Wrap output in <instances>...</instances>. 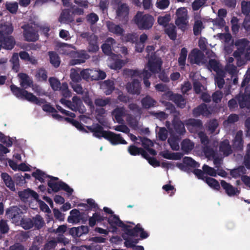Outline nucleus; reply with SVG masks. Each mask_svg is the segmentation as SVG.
I'll use <instances>...</instances> for the list:
<instances>
[{
	"mask_svg": "<svg viewBox=\"0 0 250 250\" xmlns=\"http://www.w3.org/2000/svg\"><path fill=\"white\" fill-rule=\"evenodd\" d=\"M49 82L51 88L55 91L58 90L62 85L60 82L54 77L49 78Z\"/></svg>",
	"mask_w": 250,
	"mask_h": 250,
	"instance_id": "nucleus-50",
	"label": "nucleus"
},
{
	"mask_svg": "<svg viewBox=\"0 0 250 250\" xmlns=\"http://www.w3.org/2000/svg\"><path fill=\"white\" fill-rule=\"evenodd\" d=\"M30 189L27 188L23 191H19L18 194L21 200L25 202L30 198Z\"/></svg>",
	"mask_w": 250,
	"mask_h": 250,
	"instance_id": "nucleus-64",
	"label": "nucleus"
},
{
	"mask_svg": "<svg viewBox=\"0 0 250 250\" xmlns=\"http://www.w3.org/2000/svg\"><path fill=\"white\" fill-rule=\"evenodd\" d=\"M24 30L23 36L25 40L29 42H34L38 39L37 34V26L34 23H31L22 26Z\"/></svg>",
	"mask_w": 250,
	"mask_h": 250,
	"instance_id": "nucleus-6",
	"label": "nucleus"
},
{
	"mask_svg": "<svg viewBox=\"0 0 250 250\" xmlns=\"http://www.w3.org/2000/svg\"><path fill=\"white\" fill-rule=\"evenodd\" d=\"M142 107L144 109H149L155 106L157 102L149 95H146L141 101Z\"/></svg>",
	"mask_w": 250,
	"mask_h": 250,
	"instance_id": "nucleus-17",
	"label": "nucleus"
},
{
	"mask_svg": "<svg viewBox=\"0 0 250 250\" xmlns=\"http://www.w3.org/2000/svg\"><path fill=\"white\" fill-rule=\"evenodd\" d=\"M49 56L51 64L55 68L58 67L61 62L58 55L54 52L50 51L49 52Z\"/></svg>",
	"mask_w": 250,
	"mask_h": 250,
	"instance_id": "nucleus-31",
	"label": "nucleus"
},
{
	"mask_svg": "<svg viewBox=\"0 0 250 250\" xmlns=\"http://www.w3.org/2000/svg\"><path fill=\"white\" fill-rule=\"evenodd\" d=\"M183 165H186V167H191L195 169L200 167V164L196 162L194 160L190 157H185L183 159Z\"/></svg>",
	"mask_w": 250,
	"mask_h": 250,
	"instance_id": "nucleus-32",
	"label": "nucleus"
},
{
	"mask_svg": "<svg viewBox=\"0 0 250 250\" xmlns=\"http://www.w3.org/2000/svg\"><path fill=\"white\" fill-rule=\"evenodd\" d=\"M0 31L4 34L5 36L6 35L12 33L13 31V27L10 23H5L1 24L0 27Z\"/></svg>",
	"mask_w": 250,
	"mask_h": 250,
	"instance_id": "nucleus-46",
	"label": "nucleus"
},
{
	"mask_svg": "<svg viewBox=\"0 0 250 250\" xmlns=\"http://www.w3.org/2000/svg\"><path fill=\"white\" fill-rule=\"evenodd\" d=\"M104 138L109 141L113 145L127 144L126 141L122 137L120 134H116L110 131L105 132Z\"/></svg>",
	"mask_w": 250,
	"mask_h": 250,
	"instance_id": "nucleus-8",
	"label": "nucleus"
},
{
	"mask_svg": "<svg viewBox=\"0 0 250 250\" xmlns=\"http://www.w3.org/2000/svg\"><path fill=\"white\" fill-rule=\"evenodd\" d=\"M162 61L161 59H149L147 62V67L149 70L153 74L158 73L161 69Z\"/></svg>",
	"mask_w": 250,
	"mask_h": 250,
	"instance_id": "nucleus-12",
	"label": "nucleus"
},
{
	"mask_svg": "<svg viewBox=\"0 0 250 250\" xmlns=\"http://www.w3.org/2000/svg\"><path fill=\"white\" fill-rule=\"evenodd\" d=\"M20 224L25 229H29L33 227V220L29 218H21Z\"/></svg>",
	"mask_w": 250,
	"mask_h": 250,
	"instance_id": "nucleus-38",
	"label": "nucleus"
},
{
	"mask_svg": "<svg viewBox=\"0 0 250 250\" xmlns=\"http://www.w3.org/2000/svg\"><path fill=\"white\" fill-rule=\"evenodd\" d=\"M173 101L178 107L181 108L185 107L186 102L181 95L178 94L175 95L173 97Z\"/></svg>",
	"mask_w": 250,
	"mask_h": 250,
	"instance_id": "nucleus-43",
	"label": "nucleus"
},
{
	"mask_svg": "<svg viewBox=\"0 0 250 250\" xmlns=\"http://www.w3.org/2000/svg\"><path fill=\"white\" fill-rule=\"evenodd\" d=\"M142 74V78L143 79L144 83L145 86L147 88L149 87L150 85V83L148 79L151 77V73L148 72L147 70L144 69L143 70Z\"/></svg>",
	"mask_w": 250,
	"mask_h": 250,
	"instance_id": "nucleus-51",
	"label": "nucleus"
},
{
	"mask_svg": "<svg viewBox=\"0 0 250 250\" xmlns=\"http://www.w3.org/2000/svg\"><path fill=\"white\" fill-rule=\"evenodd\" d=\"M9 230V226L6 220L1 219L0 221V232L2 234L8 233Z\"/></svg>",
	"mask_w": 250,
	"mask_h": 250,
	"instance_id": "nucleus-62",
	"label": "nucleus"
},
{
	"mask_svg": "<svg viewBox=\"0 0 250 250\" xmlns=\"http://www.w3.org/2000/svg\"><path fill=\"white\" fill-rule=\"evenodd\" d=\"M166 32L171 40L176 38V27L173 24H170L166 29Z\"/></svg>",
	"mask_w": 250,
	"mask_h": 250,
	"instance_id": "nucleus-44",
	"label": "nucleus"
},
{
	"mask_svg": "<svg viewBox=\"0 0 250 250\" xmlns=\"http://www.w3.org/2000/svg\"><path fill=\"white\" fill-rule=\"evenodd\" d=\"M72 100L71 110L75 112L78 111L81 112L80 110L81 109V107L83 105V102L80 98L77 96H74L73 97Z\"/></svg>",
	"mask_w": 250,
	"mask_h": 250,
	"instance_id": "nucleus-29",
	"label": "nucleus"
},
{
	"mask_svg": "<svg viewBox=\"0 0 250 250\" xmlns=\"http://www.w3.org/2000/svg\"><path fill=\"white\" fill-rule=\"evenodd\" d=\"M221 185L222 188L225 190L226 193L229 196L238 195L240 193V190L237 188L233 187L229 183L226 182L225 180L221 181Z\"/></svg>",
	"mask_w": 250,
	"mask_h": 250,
	"instance_id": "nucleus-16",
	"label": "nucleus"
},
{
	"mask_svg": "<svg viewBox=\"0 0 250 250\" xmlns=\"http://www.w3.org/2000/svg\"><path fill=\"white\" fill-rule=\"evenodd\" d=\"M232 148L228 140H225L221 142L219 146L220 151L226 156H228L232 153Z\"/></svg>",
	"mask_w": 250,
	"mask_h": 250,
	"instance_id": "nucleus-20",
	"label": "nucleus"
},
{
	"mask_svg": "<svg viewBox=\"0 0 250 250\" xmlns=\"http://www.w3.org/2000/svg\"><path fill=\"white\" fill-rule=\"evenodd\" d=\"M112 58L114 60L110 64V68L116 70L120 69L123 66V61L115 57Z\"/></svg>",
	"mask_w": 250,
	"mask_h": 250,
	"instance_id": "nucleus-49",
	"label": "nucleus"
},
{
	"mask_svg": "<svg viewBox=\"0 0 250 250\" xmlns=\"http://www.w3.org/2000/svg\"><path fill=\"white\" fill-rule=\"evenodd\" d=\"M107 26L110 32L115 34L121 35L123 32V29L120 26L112 22H107Z\"/></svg>",
	"mask_w": 250,
	"mask_h": 250,
	"instance_id": "nucleus-40",
	"label": "nucleus"
},
{
	"mask_svg": "<svg viewBox=\"0 0 250 250\" xmlns=\"http://www.w3.org/2000/svg\"><path fill=\"white\" fill-rule=\"evenodd\" d=\"M198 135L200 139V141L202 144L204 146H206L209 144V140L206 134L202 131H200L198 132Z\"/></svg>",
	"mask_w": 250,
	"mask_h": 250,
	"instance_id": "nucleus-60",
	"label": "nucleus"
},
{
	"mask_svg": "<svg viewBox=\"0 0 250 250\" xmlns=\"http://www.w3.org/2000/svg\"><path fill=\"white\" fill-rule=\"evenodd\" d=\"M58 90L61 91V94L64 98H69L71 96V92L68 89V84L66 83H62L61 86Z\"/></svg>",
	"mask_w": 250,
	"mask_h": 250,
	"instance_id": "nucleus-41",
	"label": "nucleus"
},
{
	"mask_svg": "<svg viewBox=\"0 0 250 250\" xmlns=\"http://www.w3.org/2000/svg\"><path fill=\"white\" fill-rule=\"evenodd\" d=\"M124 114V109L123 107H117L112 112V115L119 124L123 123L124 121L123 117Z\"/></svg>",
	"mask_w": 250,
	"mask_h": 250,
	"instance_id": "nucleus-26",
	"label": "nucleus"
},
{
	"mask_svg": "<svg viewBox=\"0 0 250 250\" xmlns=\"http://www.w3.org/2000/svg\"><path fill=\"white\" fill-rule=\"evenodd\" d=\"M32 175L36 179L38 180L41 183H44V178H48V176H50L47 175L44 172L39 169L33 172L32 174Z\"/></svg>",
	"mask_w": 250,
	"mask_h": 250,
	"instance_id": "nucleus-35",
	"label": "nucleus"
},
{
	"mask_svg": "<svg viewBox=\"0 0 250 250\" xmlns=\"http://www.w3.org/2000/svg\"><path fill=\"white\" fill-rule=\"evenodd\" d=\"M106 220L108 221L114 231L117 230V227H120L123 229L124 227H126V224L120 219L118 216L115 214L112 215L108 218L106 217Z\"/></svg>",
	"mask_w": 250,
	"mask_h": 250,
	"instance_id": "nucleus-13",
	"label": "nucleus"
},
{
	"mask_svg": "<svg viewBox=\"0 0 250 250\" xmlns=\"http://www.w3.org/2000/svg\"><path fill=\"white\" fill-rule=\"evenodd\" d=\"M203 28L202 22L201 20L198 19H196L193 28L194 34L195 35L199 34Z\"/></svg>",
	"mask_w": 250,
	"mask_h": 250,
	"instance_id": "nucleus-61",
	"label": "nucleus"
},
{
	"mask_svg": "<svg viewBox=\"0 0 250 250\" xmlns=\"http://www.w3.org/2000/svg\"><path fill=\"white\" fill-rule=\"evenodd\" d=\"M126 226L124 227L123 230L127 235L131 237L138 236L141 227L140 224H137L133 228H131L130 226L127 225H126Z\"/></svg>",
	"mask_w": 250,
	"mask_h": 250,
	"instance_id": "nucleus-18",
	"label": "nucleus"
},
{
	"mask_svg": "<svg viewBox=\"0 0 250 250\" xmlns=\"http://www.w3.org/2000/svg\"><path fill=\"white\" fill-rule=\"evenodd\" d=\"M204 57V54L201 51L194 48L189 54L188 59L192 64H199L202 62Z\"/></svg>",
	"mask_w": 250,
	"mask_h": 250,
	"instance_id": "nucleus-11",
	"label": "nucleus"
},
{
	"mask_svg": "<svg viewBox=\"0 0 250 250\" xmlns=\"http://www.w3.org/2000/svg\"><path fill=\"white\" fill-rule=\"evenodd\" d=\"M137 237L128 236L126 238L123 237L125 240V246L128 248H135L136 249V244L139 243L140 239L136 238Z\"/></svg>",
	"mask_w": 250,
	"mask_h": 250,
	"instance_id": "nucleus-28",
	"label": "nucleus"
},
{
	"mask_svg": "<svg viewBox=\"0 0 250 250\" xmlns=\"http://www.w3.org/2000/svg\"><path fill=\"white\" fill-rule=\"evenodd\" d=\"M1 177L7 188L11 191H14L15 190L14 182L10 175L7 173L3 172L1 174Z\"/></svg>",
	"mask_w": 250,
	"mask_h": 250,
	"instance_id": "nucleus-24",
	"label": "nucleus"
},
{
	"mask_svg": "<svg viewBox=\"0 0 250 250\" xmlns=\"http://www.w3.org/2000/svg\"><path fill=\"white\" fill-rule=\"evenodd\" d=\"M210 114L207 105L205 104H201L192 110V114L194 117H198L202 115L203 116H208Z\"/></svg>",
	"mask_w": 250,
	"mask_h": 250,
	"instance_id": "nucleus-15",
	"label": "nucleus"
},
{
	"mask_svg": "<svg viewBox=\"0 0 250 250\" xmlns=\"http://www.w3.org/2000/svg\"><path fill=\"white\" fill-rule=\"evenodd\" d=\"M210 188L216 189L219 190L220 186L218 181L213 178L207 177L204 181Z\"/></svg>",
	"mask_w": 250,
	"mask_h": 250,
	"instance_id": "nucleus-37",
	"label": "nucleus"
},
{
	"mask_svg": "<svg viewBox=\"0 0 250 250\" xmlns=\"http://www.w3.org/2000/svg\"><path fill=\"white\" fill-rule=\"evenodd\" d=\"M33 227L36 229H41L44 225V221L40 215H36L35 217L32 218Z\"/></svg>",
	"mask_w": 250,
	"mask_h": 250,
	"instance_id": "nucleus-39",
	"label": "nucleus"
},
{
	"mask_svg": "<svg viewBox=\"0 0 250 250\" xmlns=\"http://www.w3.org/2000/svg\"><path fill=\"white\" fill-rule=\"evenodd\" d=\"M188 51L186 48H182L180 56L178 58V63L180 66H185Z\"/></svg>",
	"mask_w": 250,
	"mask_h": 250,
	"instance_id": "nucleus-47",
	"label": "nucleus"
},
{
	"mask_svg": "<svg viewBox=\"0 0 250 250\" xmlns=\"http://www.w3.org/2000/svg\"><path fill=\"white\" fill-rule=\"evenodd\" d=\"M170 19V15L169 14H166L164 16L159 17L157 21L160 25L165 26L169 21Z\"/></svg>",
	"mask_w": 250,
	"mask_h": 250,
	"instance_id": "nucleus-58",
	"label": "nucleus"
},
{
	"mask_svg": "<svg viewBox=\"0 0 250 250\" xmlns=\"http://www.w3.org/2000/svg\"><path fill=\"white\" fill-rule=\"evenodd\" d=\"M185 125L189 131L193 133L199 132L203 128L202 122L199 119H188L185 121Z\"/></svg>",
	"mask_w": 250,
	"mask_h": 250,
	"instance_id": "nucleus-7",
	"label": "nucleus"
},
{
	"mask_svg": "<svg viewBox=\"0 0 250 250\" xmlns=\"http://www.w3.org/2000/svg\"><path fill=\"white\" fill-rule=\"evenodd\" d=\"M242 130L238 131L232 141V147L235 152L241 151L243 149L244 141Z\"/></svg>",
	"mask_w": 250,
	"mask_h": 250,
	"instance_id": "nucleus-9",
	"label": "nucleus"
},
{
	"mask_svg": "<svg viewBox=\"0 0 250 250\" xmlns=\"http://www.w3.org/2000/svg\"><path fill=\"white\" fill-rule=\"evenodd\" d=\"M239 106L241 108H250V95H244L238 98Z\"/></svg>",
	"mask_w": 250,
	"mask_h": 250,
	"instance_id": "nucleus-30",
	"label": "nucleus"
},
{
	"mask_svg": "<svg viewBox=\"0 0 250 250\" xmlns=\"http://www.w3.org/2000/svg\"><path fill=\"white\" fill-rule=\"evenodd\" d=\"M172 125L175 132L179 135H183L186 132L184 125L179 119H174L172 121Z\"/></svg>",
	"mask_w": 250,
	"mask_h": 250,
	"instance_id": "nucleus-22",
	"label": "nucleus"
},
{
	"mask_svg": "<svg viewBox=\"0 0 250 250\" xmlns=\"http://www.w3.org/2000/svg\"><path fill=\"white\" fill-rule=\"evenodd\" d=\"M175 24L182 30H185L188 23V10L185 7L178 8L176 12Z\"/></svg>",
	"mask_w": 250,
	"mask_h": 250,
	"instance_id": "nucleus-5",
	"label": "nucleus"
},
{
	"mask_svg": "<svg viewBox=\"0 0 250 250\" xmlns=\"http://www.w3.org/2000/svg\"><path fill=\"white\" fill-rule=\"evenodd\" d=\"M35 78L38 81H46L47 79L46 71L43 68L39 69L35 74Z\"/></svg>",
	"mask_w": 250,
	"mask_h": 250,
	"instance_id": "nucleus-34",
	"label": "nucleus"
},
{
	"mask_svg": "<svg viewBox=\"0 0 250 250\" xmlns=\"http://www.w3.org/2000/svg\"><path fill=\"white\" fill-rule=\"evenodd\" d=\"M108 132V131L104 130V128L102 126L98 124L95 125V129L94 130L93 135L98 138H104V132Z\"/></svg>",
	"mask_w": 250,
	"mask_h": 250,
	"instance_id": "nucleus-42",
	"label": "nucleus"
},
{
	"mask_svg": "<svg viewBox=\"0 0 250 250\" xmlns=\"http://www.w3.org/2000/svg\"><path fill=\"white\" fill-rule=\"evenodd\" d=\"M127 6L124 4H121L117 11V14L119 17H125L128 13Z\"/></svg>",
	"mask_w": 250,
	"mask_h": 250,
	"instance_id": "nucleus-56",
	"label": "nucleus"
},
{
	"mask_svg": "<svg viewBox=\"0 0 250 250\" xmlns=\"http://www.w3.org/2000/svg\"><path fill=\"white\" fill-rule=\"evenodd\" d=\"M21 80V86L23 89L33 86V81L25 73H21L18 75Z\"/></svg>",
	"mask_w": 250,
	"mask_h": 250,
	"instance_id": "nucleus-19",
	"label": "nucleus"
},
{
	"mask_svg": "<svg viewBox=\"0 0 250 250\" xmlns=\"http://www.w3.org/2000/svg\"><path fill=\"white\" fill-rule=\"evenodd\" d=\"M50 180L47 182L48 186L54 192H57L60 190H63L69 194H72L73 189L65 183L62 181H59V178L53 176H48Z\"/></svg>",
	"mask_w": 250,
	"mask_h": 250,
	"instance_id": "nucleus-2",
	"label": "nucleus"
},
{
	"mask_svg": "<svg viewBox=\"0 0 250 250\" xmlns=\"http://www.w3.org/2000/svg\"><path fill=\"white\" fill-rule=\"evenodd\" d=\"M104 93L106 95L111 94L115 89L114 83L113 81L110 80H105L104 82Z\"/></svg>",
	"mask_w": 250,
	"mask_h": 250,
	"instance_id": "nucleus-36",
	"label": "nucleus"
},
{
	"mask_svg": "<svg viewBox=\"0 0 250 250\" xmlns=\"http://www.w3.org/2000/svg\"><path fill=\"white\" fill-rule=\"evenodd\" d=\"M169 0H157L156 6L160 9H165L169 5Z\"/></svg>",
	"mask_w": 250,
	"mask_h": 250,
	"instance_id": "nucleus-63",
	"label": "nucleus"
},
{
	"mask_svg": "<svg viewBox=\"0 0 250 250\" xmlns=\"http://www.w3.org/2000/svg\"><path fill=\"white\" fill-rule=\"evenodd\" d=\"M208 65L210 69L216 73V75L221 74L225 72L219 62L215 59L209 60Z\"/></svg>",
	"mask_w": 250,
	"mask_h": 250,
	"instance_id": "nucleus-25",
	"label": "nucleus"
},
{
	"mask_svg": "<svg viewBox=\"0 0 250 250\" xmlns=\"http://www.w3.org/2000/svg\"><path fill=\"white\" fill-rule=\"evenodd\" d=\"M22 211L21 209L17 206H13L6 210V215L13 221L18 222L20 221L22 214Z\"/></svg>",
	"mask_w": 250,
	"mask_h": 250,
	"instance_id": "nucleus-10",
	"label": "nucleus"
},
{
	"mask_svg": "<svg viewBox=\"0 0 250 250\" xmlns=\"http://www.w3.org/2000/svg\"><path fill=\"white\" fill-rule=\"evenodd\" d=\"M87 204L80 203L79 207H82L83 208L82 210L85 211L93 210L96 211L99 208L98 205L96 204L95 201L92 199H88L86 200Z\"/></svg>",
	"mask_w": 250,
	"mask_h": 250,
	"instance_id": "nucleus-21",
	"label": "nucleus"
},
{
	"mask_svg": "<svg viewBox=\"0 0 250 250\" xmlns=\"http://www.w3.org/2000/svg\"><path fill=\"white\" fill-rule=\"evenodd\" d=\"M225 77V72L221 74H217L215 77V83L219 89H222L225 84L224 78Z\"/></svg>",
	"mask_w": 250,
	"mask_h": 250,
	"instance_id": "nucleus-45",
	"label": "nucleus"
},
{
	"mask_svg": "<svg viewBox=\"0 0 250 250\" xmlns=\"http://www.w3.org/2000/svg\"><path fill=\"white\" fill-rule=\"evenodd\" d=\"M80 211L77 209H73L70 212V215L68 217L67 221L70 223H78L80 222Z\"/></svg>",
	"mask_w": 250,
	"mask_h": 250,
	"instance_id": "nucleus-27",
	"label": "nucleus"
},
{
	"mask_svg": "<svg viewBox=\"0 0 250 250\" xmlns=\"http://www.w3.org/2000/svg\"><path fill=\"white\" fill-rule=\"evenodd\" d=\"M110 98H106L104 99L102 98H97L95 100V104L97 106L103 107L109 104L110 102Z\"/></svg>",
	"mask_w": 250,
	"mask_h": 250,
	"instance_id": "nucleus-53",
	"label": "nucleus"
},
{
	"mask_svg": "<svg viewBox=\"0 0 250 250\" xmlns=\"http://www.w3.org/2000/svg\"><path fill=\"white\" fill-rule=\"evenodd\" d=\"M244 164L248 169H250V143L247 145L246 153L244 158Z\"/></svg>",
	"mask_w": 250,
	"mask_h": 250,
	"instance_id": "nucleus-54",
	"label": "nucleus"
},
{
	"mask_svg": "<svg viewBox=\"0 0 250 250\" xmlns=\"http://www.w3.org/2000/svg\"><path fill=\"white\" fill-rule=\"evenodd\" d=\"M205 174H208L212 177H216L217 175L216 170L213 167L205 164L202 167Z\"/></svg>",
	"mask_w": 250,
	"mask_h": 250,
	"instance_id": "nucleus-55",
	"label": "nucleus"
},
{
	"mask_svg": "<svg viewBox=\"0 0 250 250\" xmlns=\"http://www.w3.org/2000/svg\"><path fill=\"white\" fill-rule=\"evenodd\" d=\"M10 90L12 93L18 98L27 100L42 106L46 103V101L44 99L38 98L33 93L29 92L25 89H21L15 84H12L10 85Z\"/></svg>",
	"mask_w": 250,
	"mask_h": 250,
	"instance_id": "nucleus-1",
	"label": "nucleus"
},
{
	"mask_svg": "<svg viewBox=\"0 0 250 250\" xmlns=\"http://www.w3.org/2000/svg\"><path fill=\"white\" fill-rule=\"evenodd\" d=\"M106 220V217L102 216L100 212H95L93 214L92 216L90 217L88 219L89 225L91 227H94L96 222H101Z\"/></svg>",
	"mask_w": 250,
	"mask_h": 250,
	"instance_id": "nucleus-23",
	"label": "nucleus"
},
{
	"mask_svg": "<svg viewBox=\"0 0 250 250\" xmlns=\"http://www.w3.org/2000/svg\"><path fill=\"white\" fill-rule=\"evenodd\" d=\"M218 126V123L216 119L210 120L208 124V129L211 132L213 133Z\"/></svg>",
	"mask_w": 250,
	"mask_h": 250,
	"instance_id": "nucleus-59",
	"label": "nucleus"
},
{
	"mask_svg": "<svg viewBox=\"0 0 250 250\" xmlns=\"http://www.w3.org/2000/svg\"><path fill=\"white\" fill-rule=\"evenodd\" d=\"M127 92L133 95H139L141 93V84L138 80L134 79L131 83H127L126 86Z\"/></svg>",
	"mask_w": 250,
	"mask_h": 250,
	"instance_id": "nucleus-14",
	"label": "nucleus"
},
{
	"mask_svg": "<svg viewBox=\"0 0 250 250\" xmlns=\"http://www.w3.org/2000/svg\"><path fill=\"white\" fill-rule=\"evenodd\" d=\"M193 147V143L189 139H185L181 143V149L185 152L190 151Z\"/></svg>",
	"mask_w": 250,
	"mask_h": 250,
	"instance_id": "nucleus-33",
	"label": "nucleus"
},
{
	"mask_svg": "<svg viewBox=\"0 0 250 250\" xmlns=\"http://www.w3.org/2000/svg\"><path fill=\"white\" fill-rule=\"evenodd\" d=\"M66 55L72 58L69 62V65L72 66L84 63L90 57L89 55L83 50L80 52L71 51L67 52Z\"/></svg>",
	"mask_w": 250,
	"mask_h": 250,
	"instance_id": "nucleus-4",
	"label": "nucleus"
},
{
	"mask_svg": "<svg viewBox=\"0 0 250 250\" xmlns=\"http://www.w3.org/2000/svg\"><path fill=\"white\" fill-rule=\"evenodd\" d=\"M142 148L138 147L135 145H132L128 147V152L132 156L139 155L141 153Z\"/></svg>",
	"mask_w": 250,
	"mask_h": 250,
	"instance_id": "nucleus-57",
	"label": "nucleus"
},
{
	"mask_svg": "<svg viewBox=\"0 0 250 250\" xmlns=\"http://www.w3.org/2000/svg\"><path fill=\"white\" fill-rule=\"evenodd\" d=\"M5 7L7 10L11 13H16L18 9V4L16 2H10L5 3Z\"/></svg>",
	"mask_w": 250,
	"mask_h": 250,
	"instance_id": "nucleus-52",
	"label": "nucleus"
},
{
	"mask_svg": "<svg viewBox=\"0 0 250 250\" xmlns=\"http://www.w3.org/2000/svg\"><path fill=\"white\" fill-rule=\"evenodd\" d=\"M70 77L71 80L70 83H79L82 80L81 74L77 70L73 69L71 70Z\"/></svg>",
	"mask_w": 250,
	"mask_h": 250,
	"instance_id": "nucleus-48",
	"label": "nucleus"
},
{
	"mask_svg": "<svg viewBox=\"0 0 250 250\" xmlns=\"http://www.w3.org/2000/svg\"><path fill=\"white\" fill-rule=\"evenodd\" d=\"M135 21L139 28L148 29L152 26L154 19L149 15H144L142 12H139L135 16Z\"/></svg>",
	"mask_w": 250,
	"mask_h": 250,
	"instance_id": "nucleus-3",
	"label": "nucleus"
}]
</instances>
